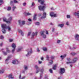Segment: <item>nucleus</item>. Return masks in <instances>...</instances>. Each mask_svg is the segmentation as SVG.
<instances>
[{
    "mask_svg": "<svg viewBox=\"0 0 79 79\" xmlns=\"http://www.w3.org/2000/svg\"><path fill=\"white\" fill-rule=\"evenodd\" d=\"M77 60V58L75 57L73 60V61L67 62L66 63L67 64H69V63H75V62H76Z\"/></svg>",
    "mask_w": 79,
    "mask_h": 79,
    "instance_id": "obj_2",
    "label": "nucleus"
},
{
    "mask_svg": "<svg viewBox=\"0 0 79 79\" xmlns=\"http://www.w3.org/2000/svg\"><path fill=\"white\" fill-rule=\"evenodd\" d=\"M42 74H41L40 75V79H41V78H42Z\"/></svg>",
    "mask_w": 79,
    "mask_h": 79,
    "instance_id": "obj_60",
    "label": "nucleus"
},
{
    "mask_svg": "<svg viewBox=\"0 0 79 79\" xmlns=\"http://www.w3.org/2000/svg\"><path fill=\"white\" fill-rule=\"evenodd\" d=\"M35 24H36V25H39V24H40V23H39V22H36L35 23Z\"/></svg>",
    "mask_w": 79,
    "mask_h": 79,
    "instance_id": "obj_42",
    "label": "nucleus"
},
{
    "mask_svg": "<svg viewBox=\"0 0 79 79\" xmlns=\"http://www.w3.org/2000/svg\"><path fill=\"white\" fill-rule=\"evenodd\" d=\"M14 3H18V1L16 0H14Z\"/></svg>",
    "mask_w": 79,
    "mask_h": 79,
    "instance_id": "obj_46",
    "label": "nucleus"
},
{
    "mask_svg": "<svg viewBox=\"0 0 79 79\" xmlns=\"http://www.w3.org/2000/svg\"><path fill=\"white\" fill-rule=\"evenodd\" d=\"M26 3L25 2H24L23 3V6H26Z\"/></svg>",
    "mask_w": 79,
    "mask_h": 79,
    "instance_id": "obj_50",
    "label": "nucleus"
},
{
    "mask_svg": "<svg viewBox=\"0 0 79 79\" xmlns=\"http://www.w3.org/2000/svg\"><path fill=\"white\" fill-rule=\"evenodd\" d=\"M79 35H77V34H76L75 36V38L76 40H79Z\"/></svg>",
    "mask_w": 79,
    "mask_h": 79,
    "instance_id": "obj_14",
    "label": "nucleus"
},
{
    "mask_svg": "<svg viewBox=\"0 0 79 79\" xmlns=\"http://www.w3.org/2000/svg\"><path fill=\"white\" fill-rule=\"evenodd\" d=\"M6 51L7 52H8V53H10V51L8 48H6Z\"/></svg>",
    "mask_w": 79,
    "mask_h": 79,
    "instance_id": "obj_27",
    "label": "nucleus"
},
{
    "mask_svg": "<svg viewBox=\"0 0 79 79\" xmlns=\"http://www.w3.org/2000/svg\"><path fill=\"white\" fill-rule=\"evenodd\" d=\"M26 77L25 76L23 77L22 78H21V79H25V78Z\"/></svg>",
    "mask_w": 79,
    "mask_h": 79,
    "instance_id": "obj_54",
    "label": "nucleus"
},
{
    "mask_svg": "<svg viewBox=\"0 0 79 79\" xmlns=\"http://www.w3.org/2000/svg\"><path fill=\"white\" fill-rule=\"evenodd\" d=\"M0 45L1 47H2V45H3V43H2L0 44Z\"/></svg>",
    "mask_w": 79,
    "mask_h": 79,
    "instance_id": "obj_55",
    "label": "nucleus"
},
{
    "mask_svg": "<svg viewBox=\"0 0 79 79\" xmlns=\"http://www.w3.org/2000/svg\"><path fill=\"white\" fill-rule=\"evenodd\" d=\"M64 72H65V69H64V68H60V74H63Z\"/></svg>",
    "mask_w": 79,
    "mask_h": 79,
    "instance_id": "obj_4",
    "label": "nucleus"
},
{
    "mask_svg": "<svg viewBox=\"0 0 79 79\" xmlns=\"http://www.w3.org/2000/svg\"><path fill=\"white\" fill-rule=\"evenodd\" d=\"M11 57V56H10L8 57L6 60H5L6 63H7V62L10 60V58Z\"/></svg>",
    "mask_w": 79,
    "mask_h": 79,
    "instance_id": "obj_17",
    "label": "nucleus"
},
{
    "mask_svg": "<svg viewBox=\"0 0 79 79\" xmlns=\"http://www.w3.org/2000/svg\"><path fill=\"white\" fill-rule=\"evenodd\" d=\"M11 4H13V1H10V5H11Z\"/></svg>",
    "mask_w": 79,
    "mask_h": 79,
    "instance_id": "obj_63",
    "label": "nucleus"
},
{
    "mask_svg": "<svg viewBox=\"0 0 79 79\" xmlns=\"http://www.w3.org/2000/svg\"><path fill=\"white\" fill-rule=\"evenodd\" d=\"M0 38L1 39H4V37L2 35L1 36Z\"/></svg>",
    "mask_w": 79,
    "mask_h": 79,
    "instance_id": "obj_40",
    "label": "nucleus"
},
{
    "mask_svg": "<svg viewBox=\"0 0 79 79\" xmlns=\"http://www.w3.org/2000/svg\"><path fill=\"white\" fill-rule=\"evenodd\" d=\"M71 54L73 56H74V55H76V53L72 52Z\"/></svg>",
    "mask_w": 79,
    "mask_h": 79,
    "instance_id": "obj_30",
    "label": "nucleus"
},
{
    "mask_svg": "<svg viewBox=\"0 0 79 79\" xmlns=\"http://www.w3.org/2000/svg\"><path fill=\"white\" fill-rule=\"evenodd\" d=\"M16 6H14L13 7V8H12V10L13 11H15V9H16Z\"/></svg>",
    "mask_w": 79,
    "mask_h": 79,
    "instance_id": "obj_35",
    "label": "nucleus"
},
{
    "mask_svg": "<svg viewBox=\"0 0 79 79\" xmlns=\"http://www.w3.org/2000/svg\"><path fill=\"white\" fill-rule=\"evenodd\" d=\"M47 57V60H49V56H46Z\"/></svg>",
    "mask_w": 79,
    "mask_h": 79,
    "instance_id": "obj_36",
    "label": "nucleus"
},
{
    "mask_svg": "<svg viewBox=\"0 0 79 79\" xmlns=\"http://www.w3.org/2000/svg\"><path fill=\"white\" fill-rule=\"evenodd\" d=\"M28 69V67L26 65L24 66V69L25 70H26L27 69Z\"/></svg>",
    "mask_w": 79,
    "mask_h": 79,
    "instance_id": "obj_26",
    "label": "nucleus"
},
{
    "mask_svg": "<svg viewBox=\"0 0 79 79\" xmlns=\"http://www.w3.org/2000/svg\"><path fill=\"white\" fill-rule=\"evenodd\" d=\"M4 71H5V70L3 69H2L0 70V73L2 74L4 73Z\"/></svg>",
    "mask_w": 79,
    "mask_h": 79,
    "instance_id": "obj_21",
    "label": "nucleus"
},
{
    "mask_svg": "<svg viewBox=\"0 0 79 79\" xmlns=\"http://www.w3.org/2000/svg\"><path fill=\"white\" fill-rule=\"evenodd\" d=\"M28 21H31V19H28Z\"/></svg>",
    "mask_w": 79,
    "mask_h": 79,
    "instance_id": "obj_61",
    "label": "nucleus"
},
{
    "mask_svg": "<svg viewBox=\"0 0 79 79\" xmlns=\"http://www.w3.org/2000/svg\"><path fill=\"white\" fill-rule=\"evenodd\" d=\"M66 56V54H64L63 55H61L60 56V57L61 58L62 60H63L64 58H65Z\"/></svg>",
    "mask_w": 79,
    "mask_h": 79,
    "instance_id": "obj_18",
    "label": "nucleus"
},
{
    "mask_svg": "<svg viewBox=\"0 0 79 79\" xmlns=\"http://www.w3.org/2000/svg\"><path fill=\"white\" fill-rule=\"evenodd\" d=\"M43 15V17H41L42 18H45L46 16V13L44 12Z\"/></svg>",
    "mask_w": 79,
    "mask_h": 79,
    "instance_id": "obj_20",
    "label": "nucleus"
},
{
    "mask_svg": "<svg viewBox=\"0 0 79 79\" xmlns=\"http://www.w3.org/2000/svg\"><path fill=\"white\" fill-rule=\"evenodd\" d=\"M21 20H19V24L20 25V26H23V25H24V24H25V21H22V24H21Z\"/></svg>",
    "mask_w": 79,
    "mask_h": 79,
    "instance_id": "obj_8",
    "label": "nucleus"
},
{
    "mask_svg": "<svg viewBox=\"0 0 79 79\" xmlns=\"http://www.w3.org/2000/svg\"><path fill=\"white\" fill-rule=\"evenodd\" d=\"M60 42H61V41L60 40H58L57 41V43L58 44H59V43H60Z\"/></svg>",
    "mask_w": 79,
    "mask_h": 79,
    "instance_id": "obj_52",
    "label": "nucleus"
},
{
    "mask_svg": "<svg viewBox=\"0 0 79 79\" xmlns=\"http://www.w3.org/2000/svg\"><path fill=\"white\" fill-rule=\"evenodd\" d=\"M21 75H20L19 76V79H21Z\"/></svg>",
    "mask_w": 79,
    "mask_h": 79,
    "instance_id": "obj_62",
    "label": "nucleus"
},
{
    "mask_svg": "<svg viewBox=\"0 0 79 79\" xmlns=\"http://www.w3.org/2000/svg\"><path fill=\"white\" fill-rule=\"evenodd\" d=\"M11 7L10 6H9L8 7L7 10L8 11H10V10H11Z\"/></svg>",
    "mask_w": 79,
    "mask_h": 79,
    "instance_id": "obj_34",
    "label": "nucleus"
},
{
    "mask_svg": "<svg viewBox=\"0 0 79 79\" xmlns=\"http://www.w3.org/2000/svg\"><path fill=\"white\" fill-rule=\"evenodd\" d=\"M46 34H48V31H46Z\"/></svg>",
    "mask_w": 79,
    "mask_h": 79,
    "instance_id": "obj_64",
    "label": "nucleus"
},
{
    "mask_svg": "<svg viewBox=\"0 0 79 79\" xmlns=\"http://www.w3.org/2000/svg\"><path fill=\"white\" fill-rule=\"evenodd\" d=\"M27 15L28 16H29L30 15H31V14H30L28 12V13H27Z\"/></svg>",
    "mask_w": 79,
    "mask_h": 79,
    "instance_id": "obj_39",
    "label": "nucleus"
},
{
    "mask_svg": "<svg viewBox=\"0 0 79 79\" xmlns=\"http://www.w3.org/2000/svg\"><path fill=\"white\" fill-rule=\"evenodd\" d=\"M45 7L44 6H39V8L40 10H41L42 11H43V12H44V9Z\"/></svg>",
    "mask_w": 79,
    "mask_h": 79,
    "instance_id": "obj_5",
    "label": "nucleus"
},
{
    "mask_svg": "<svg viewBox=\"0 0 79 79\" xmlns=\"http://www.w3.org/2000/svg\"><path fill=\"white\" fill-rule=\"evenodd\" d=\"M18 32H19V33H21L22 36H23V35H24V33H23V32L22 31V30L20 29H19L18 30Z\"/></svg>",
    "mask_w": 79,
    "mask_h": 79,
    "instance_id": "obj_15",
    "label": "nucleus"
},
{
    "mask_svg": "<svg viewBox=\"0 0 79 79\" xmlns=\"http://www.w3.org/2000/svg\"><path fill=\"white\" fill-rule=\"evenodd\" d=\"M31 32H28V34L27 36H29V35H31Z\"/></svg>",
    "mask_w": 79,
    "mask_h": 79,
    "instance_id": "obj_45",
    "label": "nucleus"
},
{
    "mask_svg": "<svg viewBox=\"0 0 79 79\" xmlns=\"http://www.w3.org/2000/svg\"><path fill=\"white\" fill-rule=\"evenodd\" d=\"M35 5L34 3L32 2V6H34Z\"/></svg>",
    "mask_w": 79,
    "mask_h": 79,
    "instance_id": "obj_58",
    "label": "nucleus"
},
{
    "mask_svg": "<svg viewBox=\"0 0 79 79\" xmlns=\"http://www.w3.org/2000/svg\"><path fill=\"white\" fill-rule=\"evenodd\" d=\"M53 60H51V62H50L49 63V65H52V64H53Z\"/></svg>",
    "mask_w": 79,
    "mask_h": 79,
    "instance_id": "obj_28",
    "label": "nucleus"
},
{
    "mask_svg": "<svg viewBox=\"0 0 79 79\" xmlns=\"http://www.w3.org/2000/svg\"><path fill=\"white\" fill-rule=\"evenodd\" d=\"M3 21L4 22H6V21H6V19L5 18H3Z\"/></svg>",
    "mask_w": 79,
    "mask_h": 79,
    "instance_id": "obj_29",
    "label": "nucleus"
},
{
    "mask_svg": "<svg viewBox=\"0 0 79 79\" xmlns=\"http://www.w3.org/2000/svg\"><path fill=\"white\" fill-rule=\"evenodd\" d=\"M41 59L43 61L44 60V57H42L41 58Z\"/></svg>",
    "mask_w": 79,
    "mask_h": 79,
    "instance_id": "obj_56",
    "label": "nucleus"
},
{
    "mask_svg": "<svg viewBox=\"0 0 79 79\" xmlns=\"http://www.w3.org/2000/svg\"><path fill=\"white\" fill-rule=\"evenodd\" d=\"M13 18L12 17H10L9 19H8V20L7 21H6V23H8V24H10L11 21H12V19Z\"/></svg>",
    "mask_w": 79,
    "mask_h": 79,
    "instance_id": "obj_9",
    "label": "nucleus"
},
{
    "mask_svg": "<svg viewBox=\"0 0 79 79\" xmlns=\"http://www.w3.org/2000/svg\"><path fill=\"white\" fill-rule=\"evenodd\" d=\"M40 71L41 72V73H43V72H44V69H41Z\"/></svg>",
    "mask_w": 79,
    "mask_h": 79,
    "instance_id": "obj_37",
    "label": "nucleus"
},
{
    "mask_svg": "<svg viewBox=\"0 0 79 79\" xmlns=\"http://www.w3.org/2000/svg\"><path fill=\"white\" fill-rule=\"evenodd\" d=\"M37 32H36L35 33H33L32 35L31 39H33L34 36H36L37 35Z\"/></svg>",
    "mask_w": 79,
    "mask_h": 79,
    "instance_id": "obj_12",
    "label": "nucleus"
},
{
    "mask_svg": "<svg viewBox=\"0 0 79 79\" xmlns=\"http://www.w3.org/2000/svg\"><path fill=\"white\" fill-rule=\"evenodd\" d=\"M32 53V50L30 51H28L27 54L26 55V56H30V55Z\"/></svg>",
    "mask_w": 79,
    "mask_h": 79,
    "instance_id": "obj_10",
    "label": "nucleus"
},
{
    "mask_svg": "<svg viewBox=\"0 0 79 79\" xmlns=\"http://www.w3.org/2000/svg\"><path fill=\"white\" fill-rule=\"evenodd\" d=\"M43 50L44 52H46V51L47 50V48L45 47L43 48Z\"/></svg>",
    "mask_w": 79,
    "mask_h": 79,
    "instance_id": "obj_32",
    "label": "nucleus"
},
{
    "mask_svg": "<svg viewBox=\"0 0 79 79\" xmlns=\"http://www.w3.org/2000/svg\"><path fill=\"white\" fill-rule=\"evenodd\" d=\"M49 71L51 73H53V71H52V70L51 69L49 70Z\"/></svg>",
    "mask_w": 79,
    "mask_h": 79,
    "instance_id": "obj_43",
    "label": "nucleus"
},
{
    "mask_svg": "<svg viewBox=\"0 0 79 79\" xmlns=\"http://www.w3.org/2000/svg\"><path fill=\"white\" fill-rule=\"evenodd\" d=\"M37 52H40V50H39V48H37Z\"/></svg>",
    "mask_w": 79,
    "mask_h": 79,
    "instance_id": "obj_44",
    "label": "nucleus"
},
{
    "mask_svg": "<svg viewBox=\"0 0 79 79\" xmlns=\"http://www.w3.org/2000/svg\"><path fill=\"white\" fill-rule=\"evenodd\" d=\"M54 31H55V28H53L52 30V32H53Z\"/></svg>",
    "mask_w": 79,
    "mask_h": 79,
    "instance_id": "obj_59",
    "label": "nucleus"
},
{
    "mask_svg": "<svg viewBox=\"0 0 79 79\" xmlns=\"http://www.w3.org/2000/svg\"><path fill=\"white\" fill-rule=\"evenodd\" d=\"M13 41V40L12 39H10L9 40V42H11Z\"/></svg>",
    "mask_w": 79,
    "mask_h": 79,
    "instance_id": "obj_53",
    "label": "nucleus"
},
{
    "mask_svg": "<svg viewBox=\"0 0 79 79\" xmlns=\"http://www.w3.org/2000/svg\"><path fill=\"white\" fill-rule=\"evenodd\" d=\"M2 32L4 34L6 33V32L5 29H8V31H10L11 30V27L9 26L6 27V25L5 24H2Z\"/></svg>",
    "mask_w": 79,
    "mask_h": 79,
    "instance_id": "obj_1",
    "label": "nucleus"
},
{
    "mask_svg": "<svg viewBox=\"0 0 79 79\" xmlns=\"http://www.w3.org/2000/svg\"><path fill=\"white\" fill-rule=\"evenodd\" d=\"M36 16H37V14H36L34 15L33 16V20H36Z\"/></svg>",
    "mask_w": 79,
    "mask_h": 79,
    "instance_id": "obj_22",
    "label": "nucleus"
},
{
    "mask_svg": "<svg viewBox=\"0 0 79 79\" xmlns=\"http://www.w3.org/2000/svg\"><path fill=\"white\" fill-rule=\"evenodd\" d=\"M12 63L13 64H18V63H19V62L18 61V60H13L12 62Z\"/></svg>",
    "mask_w": 79,
    "mask_h": 79,
    "instance_id": "obj_13",
    "label": "nucleus"
},
{
    "mask_svg": "<svg viewBox=\"0 0 79 79\" xmlns=\"http://www.w3.org/2000/svg\"><path fill=\"white\" fill-rule=\"evenodd\" d=\"M57 66V65H56V64L54 65V66L53 67V69H54V70H55V69H56V68Z\"/></svg>",
    "mask_w": 79,
    "mask_h": 79,
    "instance_id": "obj_23",
    "label": "nucleus"
},
{
    "mask_svg": "<svg viewBox=\"0 0 79 79\" xmlns=\"http://www.w3.org/2000/svg\"><path fill=\"white\" fill-rule=\"evenodd\" d=\"M2 53L4 55H7V52H5L4 51H2Z\"/></svg>",
    "mask_w": 79,
    "mask_h": 79,
    "instance_id": "obj_33",
    "label": "nucleus"
},
{
    "mask_svg": "<svg viewBox=\"0 0 79 79\" xmlns=\"http://www.w3.org/2000/svg\"><path fill=\"white\" fill-rule=\"evenodd\" d=\"M50 16H51V17H54V18H55V17H56V15L54 13H53V12H52L50 13Z\"/></svg>",
    "mask_w": 79,
    "mask_h": 79,
    "instance_id": "obj_7",
    "label": "nucleus"
},
{
    "mask_svg": "<svg viewBox=\"0 0 79 79\" xmlns=\"http://www.w3.org/2000/svg\"><path fill=\"white\" fill-rule=\"evenodd\" d=\"M35 68L36 69V73H39L40 71V69L38 67L37 65H35Z\"/></svg>",
    "mask_w": 79,
    "mask_h": 79,
    "instance_id": "obj_11",
    "label": "nucleus"
},
{
    "mask_svg": "<svg viewBox=\"0 0 79 79\" xmlns=\"http://www.w3.org/2000/svg\"><path fill=\"white\" fill-rule=\"evenodd\" d=\"M3 0H0V3H1L2 4L3 3Z\"/></svg>",
    "mask_w": 79,
    "mask_h": 79,
    "instance_id": "obj_41",
    "label": "nucleus"
},
{
    "mask_svg": "<svg viewBox=\"0 0 79 79\" xmlns=\"http://www.w3.org/2000/svg\"><path fill=\"white\" fill-rule=\"evenodd\" d=\"M74 15L75 16H77L78 18H79V11H78L77 13V12H75L74 13Z\"/></svg>",
    "mask_w": 79,
    "mask_h": 79,
    "instance_id": "obj_19",
    "label": "nucleus"
},
{
    "mask_svg": "<svg viewBox=\"0 0 79 79\" xmlns=\"http://www.w3.org/2000/svg\"><path fill=\"white\" fill-rule=\"evenodd\" d=\"M9 77L11 78V79H14V77H13V76L11 74H10L9 75Z\"/></svg>",
    "mask_w": 79,
    "mask_h": 79,
    "instance_id": "obj_24",
    "label": "nucleus"
},
{
    "mask_svg": "<svg viewBox=\"0 0 79 79\" xmlns=\"http://www.w3.org/2000/svg\"><path fill=\"white\" fill-rule=\"evenodd\" d=\"M45 79H48V77H47V75H45Z\"/></svg>",
    "mask_w": 79,
    "mask_h": 79,
    "instance_id": "obj_48",
    "label": "nucleus"
},
{
    "mask_svg": "<svg viewBox=\"0 0 79 79\" xmlns=\"http://www.w3.org/2000/svg\"><path fill=\"white\" fill-rule=\"evenodd\" d=\"M64 26V24H59L58 25V26H60V27H63V26Z\"/></svg>",
    "mask_w": 79,
    "mask_h": 79,
    "instance_id": "obj_25",
    "label": "nucleus"
},
{
    "mask_svg": "<svg viewBox=\"0 0 79 79\" xmlns=\"http://www.w3.org/2000/svg\"><path fill=\"white\" fill-rule=\"evenodd\" d=\"M44 32L45 31H42L40 32V34L41 36H42L43 38H46V35L45 34H44Z\"/></svg>",
    "mask_w": 79,
    "mask_h": 79,
    "instance_id": "obj_3",
    "label": "nucleus"
},
{
    "mask_svg": "<svg viewBox=\"0 0 79 79\" xmlns=\"http://www.w3.org/2000/svg\"><path fill=\"white\" fill-rule=\"evenodd\" d=\"M38 2H41V4H42V5H45V4H44V2H45V1H42V0H38Z\"/></svg>",
    "mask_w": 79,
    "mask_h": 79,
    "instance_id": "obj_16",
    "label": "nucleus"
},
{
    "mask_svg": "<svg viewBox=\"0 0 79 79\" xmlns=\"http://www.w3.org/2000/svg\"><path fill=\"white\" fill-rule=\"evenodd\" d=\"M67 18H70V15H67Z\"/></svg>",
    "mask_w": 79,
    "mask_h": 79,
    "instance_id": "obj_49",
    "label": "nucleus"
},
{
    "mask_svg": "<svg viewBox=\"0 0 79 79\" xmlns=\"http://www.w3.org/2000/svg\"><path fill=\"white\" fill-rule=\"evenodd\" d=\"M66 24L67 26H68V25H69V23H68V22H66Z\"/></svg>",
    "mask_w": 79,
    "mask_h": 79,
    "instance_id": "obj_57",
    "label": "nucleus"
},
{
    "mask_svg": "<svg viewBox=\"0 0 79 79\" xmlns=\"http://www.w3.org/2000/svg\"><path fill=\"white\" fill-rule=\"evenodd\" d=\"M67 60H68L69 61H71V59L69 58H67Z\"/></svg>",
    "mask_w": 79,
    "mask_h": 79,
    "instance_id": "obj_38",
    "label": "nucleus"
},
{
    "mask_svg": "<svg viewBox=\"0 0 79 79\" xmlns=\"http://www.w3.org/2000/svg\"><path fill=\"white\" fill-rule=\"evenodd\" d=\"M22 49H23V48L22 47H21V48H19L17 50V52H20V51H21V50H22Z\"/></svg>",
    "mask_w": 79,
    "mask_h": 79,
    "instance_id": "obj_31",
    "label": "nucleus"
},
{
    "mask_svg": "<svg viewBox=\"0 0 79 79\" xmlns=\"http://www.w3.org/2000/svg\"><path fill=\"white\" fill-rule=\"evenodd\" d=\"M54 58H55V56H51V59H53Z\"/></svg>",
    "mask_w": 79,
    "mask_h": 79,
    "instance_id": "obj_47",
    "label": "nucleus"
},
{
    "mask_svg": "<svg viewBox=\"0 0 79 79\" xmlns=\"http://www.w3.org/2000/svg\"><path fill=\"white\" fill-rule=\"evenodd\" d=\"M42 63V61H39V64H41V63Z\"/></svg>",
    "mask_w": 79,
    "mask_h": 79,
    "instance_id": "obj_51",
    "label": "nucleus"
},
{
    "mask_svg": "<svg viewBox=\"0 0 79 79\" xmlns=\"http://www.w3.org/2000/svg\"><path fill=\"white\" fill-rule=\"evenodd\" d=\"M12 48H14V49H13L12 51V53H14V52H15V48H16V45L14 44H13L12 45Z\"/></svg>",
    "mask_w": 79,
    "mask_h": 79,
    "instance_id": "obj_6",
    "label": "nucleus"
}]
</instances>
